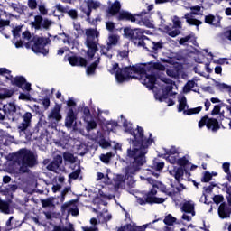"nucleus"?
I'll use <instances>...</instances> for the list:
<instances>
[{
  "label": "nucleus",
  "instance_id": "1",
  "mask_svg": "<svg viewBox=\"0 0 231 231\" xmlns=\"http://www.w3.org/2000/svg\"><path fill=\"white\" fill-rule=\"evenodd\" d=\"M73 29L75 31L74 35L76 39H79L85 33V46L87 48L86 55L88 60H93L96 53L98 51V46L100 42V31L97 28L83 29L82 25L79 22L73 23Z\"/></svg>",
  "mask_w": 231,
  "mask_h": 231
},
{
  "label": "nucleus",
  "instance_id": "2",
  "mask_svg": "<svg viewBox=\"0 0 231 231\" xmlns=\"http://www.w3.org/2000/svg\"><path fill=\"white\" fill-rule=\"evenodd\" d=\"M134 136L132 142L133 148L127 150V160H132L133 167L138 169L145 163V143L143 142V128L138 126L135 130H131Z\"/></svg>",
  "mask_w": 231,
  "mask_h": 231
},
{
  "label": "nucleus",
  "instance_id": "3",
  "mask_svg": "<svg viewBox=\"0 0 231 231\" xmlns=\"http://www.w3.org/2000/svg\"><path fill=\"white\" fill-rule=\"evenodd\" d=\"M145 63H137L133 66L117 69L116 72V79L119 84L129 82V80H139L141 84L145 86Z\"/></svg>",
  "mask_w": 231,
  "mask_h": 231
},
{
  "label": "nucleus",
  "instance_id": "4",
  "mask_svg": "<svg viewBox=\"0 0 231 231\" xmlns=\"http://www.w3.org/2000/svg\"><path fill=\"white\" fill-rule=\"evenodd\" d=\"M37 154L33 152L32 150L28 149H21L17 152V164L19 165V174H26V172H30V169L35 167L37 163Z\"/></svg>",
  "mask_w": 231,
  "mask_h": 231
},
{
  "label": "nucleus",
  "instance_id": "5",
  "mask_svg": "<svg viewBox=\"0 0 231 231\" xmlns=\"http://www.w3.org/2000/svg\"><path fill=\"white\" fill-rule=\"evenodd\" d=\"M156 84H158L156 77L152 76L149 79V83H146V88L149 89V91H153L155 100H159V102H164L167 100V98H169V93L174 89V83L166 85L162 89V94L158 93V87H156Z\"/></svg>",
  "mask_w": 231,
  "mask_h": 231
},
{
  "label": "nucleus",
  "instance_id": "6",
  "mask_svg": "<svg viewBox=\"0 0 231 231\" xmlns=\"http://www.w3.org/2000/svg\"><path fill=\"white\" fill-rule=\"evenodd\" d=\"M51 41L50 38L39 37L31 40L26 43V48H31L34 53H42V55H48L50 50L46 48Z\"/></svg>",
  "mask_w": 231,
  "mask_h": 231
},
{
  "label": "nucleus",
  "instance_id": "7",
  "mask_svg": "<svg viewBox=\"0 0 231 231\" xmlns=\"http://www.w3.org/2000/svg\"><path fill=\"white\" fill-rule=\"evenodd\" d=\"M190 12L186 13L184 16L181 17V19H186L187 24L189 26H196V30L199 32V26L203 24V22L201 20L196 19L195 15H199V12H201V6L199 5H195L189 7Z\"/></svg>",
  "mask_w": 231,
  "mask_h": 231
},
{
  "label": "nucleus",
  "instance_id": "8",
  "mask_svg": "<svg viewBox=\"0 0 231 231\" xmlns=\"http://www.w3.org/2000/svg\"><path fill=\"white\" fill-rule=\"evenodd\" d=\"M145 14L143 12L133 14L127 11L119 12L117 15V21H131V23H135L139 26H145Z\"/></svg>",
  "mask_w": 231,
  "mask_h": 231
},
{
  "label": "nucleus",
  "instance_id": "9",
  "mask_svg": "<svg viewBox=\"0 0 231 231\" xmlns=\"http://www.w3.org/2000/svg\"><path fill=\"white\" fill-rule=\"evenodd\" d=\"M124 33L128 39H131L134 44H137V46H145V36L143 35V32L140 29L126 27L124 29Z\"/></svg>",
  "mask_w": 231,
  "mask_h": 231
},
{
  "label": "nucleus",
  "instance_id": "10",
  "mask_svg": "<svg viewBox=\"0 0 231 231\" xmlns=\"http://www.w3.org/2000/svg\"><path fill=\"white\" fill-rule=\"evenodd\" d=\"M206 127L210 129L212 133H217L221 129L222 124H219V121L216 118H210L208 116H203L199 122V128L202 129V127Z\"/></svg>",
  "mask_w": 231,
  "mask_h": 231
},
{
  "label": "nucleus",
  "instance_id": "11",
  "mask_svg": "<svg viewBox=\"0 0 231 231\" xmlns=\"http://www.w3.org/2000/svg\"><path fill=\"white\" fill-rule=\"evenodd\" d=\"M53 24V22L48 18H42V15L38 14L34 16V21L31 22L32 28L36 30H50V26Z\"/></svg>",
  "mask_w": 231,
  "mask_h": 231
},
{
  "label": "nucleus",
  "instance_id": "12",
  "mask_svg": "<svg viewBox=\"0 0 231 231\" xmlns=\"http://www.w3.org/2000/svg\"><path fill=\"white\" fill-rule=\"evenodd\" d=\"M86 5H81L79 10L83 15H91L93 10H98L104 5L101 1L98 0H88Z\"/></svg>",
  "mask_w": 231,
  "mask_h": 231
},
{
  "label": "nucleus",
  "instance_id": "13",
  "mask_svg": "<svg viewBox=\"0 0 231 231\" xmlns=\"http://www.w3.org/2000/svg\"><path fill=\"white\" fill-rule=\"evenodd\" d=\"M156 194H158V190H156L154 188H152V189L146 194L145 203H148L149 205H154V203H165L167 199L158 198L156 197Z\"/></svg>",
  "mask_w": 231,
  "mask_h": 231
},
{
  "label": "nucleus",
  "instance_id": "14",
  "mask_svg": "<svg viewBox=\"0 0 231 231\" xmlns=\"http://www.w3.org/2000/svg\"><path fill=\"white\" fill-rule=\"evenodd\" d=\"M107 5L108 7L106 9V15L108 17H115L118 15L120 10L122 9V4H120V1L116 0L114 3H112L111 0H108Z\"/></svg>",
  "mask_w": 231,
  "mask_h": 231
},
{
  "label": "nucleus",
  "instance_id": "15",
  "mask_svg": "<svg viewBox=\"0 0 231 231\" xmlns=\"http://www.w3.org/2000/svg\"><path fill=\"white\" fill-rule=\"evenodd\" d=\"M22 118L23 121L17 126L19 133H24L32 125V113L26 112Z\"/></svg>",
  "mask_w": 231,
  "mask_h": 231
},
{
  "label": "nucleus",
  "instance_id": "16",
  "mask_svg": "<svg viewBox=\"0 0 231 231\" xmlns=\"http://www.w3.org/2000/svg\"><path fill=\"white\" fill-rule=\"evenodd\" d=\"M21 32H23V25H18L15 26L14 28H13L12 30V33L14 35V40L13 42L15 46V48H23L24 42H23V41H18L17 39H19V37H21Z\"/></svg>",
  "mask_w": 231,
  "mask_h": 231
},
{
  "label": "nucleus",
  "instance_id": "17",
  "mask_svg": "<svg viewBox=\"0 0 231 231\" xmlns=\"http://www.w3.org/2000/svg\"><path fill=\"white\" fill-rule=\"evenodd\" d=\"M231 215V208L226 202H222L218 207V216L220 219H228Z\"/></svg>",
  "mask_w": 231,
  "mask_h": 231
},
{
  "label": "nucleus",
  "instance_id": "18",
  "mask_svg": "<svg viewBox=\"0 0 231 231\" xmlns=\"http://www.w3.org/2000/svg\"><path fill=\"white\" fill-rule=\"evenodd\" d=\"M68 61L70 66H81L86 67L88 65V60L86 58L80 56H69Z\"/></svg>",
  "mask_w": 231,
  "mask_h": 231
},
{
  "label": "nucleus",
  "instance_id": "19",
  "mask_svg": "<svg viewBox=\"0 0 231 231\" xmlns=\"http://www.w3.org/2000/svg\"><path fill=\"white\" fill-rule=\"evenodd\" d=\"M204 22L207 24H210V26H214L215 28H219V26H221V18L219 15L214 16V14H208L205 16Z\"/></svg>",
  "mask_w": 231,
  "mask_h": 231
},
{
  "label": "nucleus",
  "instance_id": "20",
  "mask_svg": "<svg viewBox=\"0 0 231 231\" xmlns=\"http://www.w3.org/2000/svg\"><path fill=\"white\" fill-rule=\"evenodd\" d=\"M48 120H55L59 122L62 120V116L60 115V106L56 105L52 110H51L50 114L48 115Z\"/></svg>",
  "mask_w": 231,
  "mask_h": 231
},
{
  "label": "nucleus",
  "instance_id": "21",
  "mask_svg": "<svg viewBox=\"0 0 231 231\" xmlns=\"http://www.w3.org/2000/svg\"><path fill=\"white\" fill-rule=\"evenodd\" d=\"M196 204L192 200H189L183 203L180 210L181 212H185V214H191L192 216H196V211L194 210Z\"/></svg>",
  "mask_w": 231,
  "mask_h": 231
},
{
  "label": "nucleus",
  "instance_id": "22",
  "mask_svg": "<svg viewBox=\"0 0 231 231\" xmlns=\"http://www.w3.org/2000/svg\"><path fill=\"white\" fill-rule=\"evenodd\" d=\"M77 120V114L73 111V108H69L65 119V125L68 128L73 127V124Z\"/></svg>",
  "mask_w": 231,
  "mask_h": 231
},
{
  "label": "nucleus",
  "instance_id": "23",
  "mask_svg": "<svg viewBox=\"0 0 231 231\" xmlns=\"http://www.w3.org/2000/svg\"><path fill=\"white\" fill-rule=\"evenodd\" d=\"M155 189H160L161 192H163V194H166V196H169L170 198H174V196H176V190L167 189V186L162 182H157Z\"/></svg>",
  "mask_w": 231,
  "mask_h": 231
},
{
  "label": "nucleus",
  "instance_id": "24",
  "mask_svg": "<svg viewBox=\"0 0 231 231\" xmlns=\"http://www.w3.org/2000/svg\"><path fill=\"white\" fill-rule=\"evenodd\" d=\"M163 30L170 37H178V35L181 33V31H180V29H177L172 25H164Z\"/></svg>",
  "mask_w": 231,
  "mask_h": 231
},
{
  "label": "nucleus",
  "instance_id": "25",
  "mask_svg": "<svg viewBox=\"0 0 231 231\" xmlns=\"http://www.w3.org/2000/svg\"><path fill=\"white\" fill-rule=\"evenodd\" d=\"M17 112V106L15 103H7L3 106V113L5 115H14V113Z\"/></svg>",
  "mask_w": 231,
  "mask_h": 231
},
{
  "label": "nucleus",
  "instance_id": "26",
  "mask_svg": "<svg viewBox=\"0 0 231 231\" xmlns=\"http://www.w3.org/2000/svg\"><path fill=\"white\" fill-rule=\"evenodd\" d=\"M98 64H100V56L96 57V60L87 67V75H95Z\"/></svg>",
  "mask_w": 231,
  "mask_h": 231
},
{
  "label": "nucleus",
  "instance_id": "27",
  "mask_svg": "<svg viewBox=\"0 0 231 231\" xmlns=\"http://www.w3.org/2000/svg\"><path fill=\"white\" fill-rule=\"evenodd\" d=\"M189 42H192V44H196V37H194V34H189L185 37H182L179 41V44L180 46H187Z\"/></svg>",
  "mask_w": 231,
  "mask_h": 231
},
{
  "label": "nucleus",
  "instance_id": "28",
  "mask_svg": "<svg viewBox=\"0 0 231 231\" xmlns=\"http://www.w3.org/2000/svg\"><path fill=\"white\" fill-rule=\"evenodd\" d=\"M90 226H82V231H98V220L97 218L93 217L90 219Z\"/></svg>",
  "mask_w": 231,
  "mask_h": 231
},
{
  "label": "nucleus",
  "instance_id": "29",
  "mask_svg": "<svg viewBox=\"0 0 231 231\" xmlns=\"http://www.w3.org/2000/svg\"><path fill=\"white\" fill-rule=\"evenodd\" d=\"M178 102H179V106H178L179 113H181L182 111L184 113L186 111L185 109H189V105L187 104V97L185 96L179 97Z\"/></svg>",
  "mask_w": 231,
  "mask_h": 231
},
{
  "label": "nucleus",
  "instance_id": "30",
  "mask_svg": "<svg viewBox=\"0 0 231 231\" xmlns=\"http://www.w3.org/2000/svg\"><path fill=\"white\" fill-rule=\"evenodd\" d=\"M213 189L211 186H204L203 187V191H202V196L199 199L200 203H203V198H204V203L206 205H210V202H207V194H212Z\"/></svg>",
  "mask_w": 231,
  "mask_h": 231
},
{
  "label": "nucleus",
  "instance_id": "31",
  "mask_svg": "<svg viewBox=\"0 0 231 231\" xmlns=\"http://www.w3.org/2000/svg\"><path fill=\"white\" fill-rule=\"evenodd\" d=\"M9 8H12L14 12L22 14H24V9L26 8V6L18 2L9 4Z\"/></svg>",
  "mask_w": 231,
  "mask_h": 231
},
{
  "label": "nucleus",
  "instance_id": "32",
  "mask_svg": "<svg viewBox=\"0 0 231 231\" xmlns=\"http://www.w3.org/2000/svg\"><path fill=\"white\" fill-rule=\"evenodd\" d=\"M163 48V42L160 41V42H152V47L151 49H149L148 47H145V50L147 51H152V53H158L159 50H162Z\"/></svg>",
  "mask_w": 231,
  "mask_h": 231
},
{
  "label": "nucleus",
  "instance_id": "33",
  "mask_svg": "<svg viewBox=\"0 0 231 231\" xmlns=\"http://www.w3.org/2000/svg\"><path fill=\"white\" fill-rule=\"evenodd\" d=\"M0 210L4 214H12V209H10V202L0 199Z\"/></svg>",
  "mask_w": 231,
  "mask_h": 231
},
{
  "label": "nucleus",
  "instance_id": "34",
  "mask_svg": "<svg viewBox=\"0 0 231 231\" xmlns=\"http://www.w3.org/2000/svg\"><path fill=\"white\" fill-rule=\"evenodd\" d=\"M112 48H109V45L100 46V53L101 55H104L105 57H107V59H113V53L111 52Z\"/></svg>",
  "mask_w": 231,
  "mask_h": 231
},
{
  "label": "nucleus",
  "instance_id": "35",
  "mask_svg": "<svg viewBox=\"0 0 231 231\" xmlns=\"http://www.w3.org/2000/svg\"><path fill=\"white\" fill-rule=\"evenodd\" d=\"M84 15L86 17L85 21L88 23L90 26H97V24H98V23L102 21V18L100 17V15H97L96 18L92 20H91V15H88V14H84Z\"/></svg>",
  "mask_w": 231,
  "mask_h": 231
},
{
  "label": "nucleus",
  "instance_id": "36",
  "mask_svg": "<svg viewBox=\"0 0 231 231\" xmlns=\"http://www.w3.org/2000/svg\"><path fill=\"white\" fill-rule=\"evenodd\" d=\"M14 86H17L18 88H21L24 86V83L26 82V78L23 76H16L15 78H13L11 80Z\"/></svg>",
  "mask_w": 231,
  "mask_h": 231
},
{
  "label": "nucleus",
  "instance_id": "37",
  "mask_svg": "<svg viewBox=\"0 0 231 231\" xmlns=\"http://www.w3.org/2000/svg\"><path fill=\"white\" fill-rule=\"evenodd\" d=\"M183 174H185V170H183L182 167L175 168V180L178 181V183H181Z\"/></svg>",
  "mask_w": 231,
  "mask_h": 231
},
{
  "label": "nucleus",
  "instance_id": "38",
  "mask_svg": "<svg viewBox=\"0 0 231 231\" xmlns=\"http://www.w3.org/2000/svg\"><path fill=\"white\" fill-rule=\"evenodd\" d=\"M143 226H126L124 227L119 228L117 231H145Z\"/></svg>",
  "mask_w": 231,
  "mask_h": 231
},
{
  "label": "nucleus",
  "instance_id": "39",
  "mask_svg": "<svg viewBox=\"0 0 231 231\" xmlns=\"http://www.w3.org/2000/svg\"><path fill=\"white\" fill-rule=\"evenodd\" d=\"M75 207V202L73 201H69V202H66L61 206V212L62 214H66V212H68V214H69V212L71 211V208Z\"/></svg>",
  "mask_w": 231,
  "mask_h": 231
},
{
  "label": "nucleus",
  "instance_id": "40",
  "mask_svg": "<svg viewBox=\"0 0 231 231\" xmlns=\"http://www.w3.org/2000/svg\"><path fill=\"white\" fill-rule=\"evenodd\" d=\"M118 44V36L115 34H111L108 36V42L106 45H108V48H113V46H116Z\"/></svg>",
  "mask_w": 231,
  "mask_h": 231
},
{
  "label": "nucleus",
  "instance_id": "41",
  "mask_svg": "<svg viewBox=\"0 0 231 231\" xmlns=\"http://www.w3.org/2000/svg\"><path fill=\"white\" fill-rule=\"evenodd\" d=\"M220 38L222 41H230L231 42V26L226 28V30L221 33Z\"/></svg>",
  "mask_w": 231,
  "mask_h": 231
},
{
  "label": "nucleus",
  "instance_id": "42",
  "mask_svg": "<svg viewBox=\"0 0 231 231\" xmlns=\"http://www.w3.org/2000/svg\"><path fill=\"white\" fill-rule=\"evenodd\" d=\"M202 109H203V106L189 108V109L184 110V115H187L188 116H190V115H198L199 113H201Z\"/></svg>",
  "mask_w": 231,
  "mask_h": 231
},
{
  "label": "nucleus",
  "instance_id": "43",
  "mask_svg": "<svg viewBox=\"0 0 231 231\" xmlns=\"http://www.w3.org/2000/svg\"><path fill=\"white\" fill-rule=\"evenodd\" d=\"M83 111V120L84 122H88V120H91L93 116H91V111L89 110V107L85 106L82 108Z\"/></svg>",
  "mask_w": 231,
  "mask_h": 231
},
{
  "label": "nucleus",
  "instance_id": "44",
  "mask_svg": "<svg viewBox=\"0 0 231 231\" xmlns=\"http://www.w3.org/2000/svg\"><path fill=\"white\" fill-rule=\"evenodd\" d=\"M176 221V217H172V215L169 214L165 217L163 223L168 226H174V223Z\"/></svg>",
  "mask_w": 231,
  "mask_h": 231
},
{
  "label": "nucleus",
  "instance_id": "45",
  "mask_svg": "<svg viewBox=\"0 0 231 231\" xmlns=\"http://www.w3.org/2000/svg\"><path fill=\"white\" fill-rule=\"evenodd\" d=\"M200 181L202 183H209L210 181H212V173H210V171H204Z\"/></svg>",
  "mask_w": 231,
  "mask_h": 231
},
{
  "label": "nucleus",
  "instance_id": "46",
  "mask_svg": "<svg viewBox=\"0 0 231 231\" xmlns=\"http://www.w3.org/2000/svg\"><path fill=\"white\" fill-rule=\"evenodd\" d=\"M11 73H12V71L8 70L6 68L0 69V75H3L4 77H5V79H7V80L14 79V76H12Z\"/></svg>",
  "mask_w": 231,
  "mask_h": 231
},
{
  "label": "nucleus",
  "instance_id": "47",
  "mask_svg": "<svg viewBox=\"0 0 231 231\" xmlns=\"http://www.w3.org/2000/svg\"><path fill=\"white\" fill-rule=\"evenodd\" d=\"M196 86L195 80H189L185 86H184V93H190L192 91V88Z\"/></svg>",
  "mask_w": 231,
  "mask_h": 231
},
{
  "label": "nucleus",
  "instance_id": "48",
  "mask_svg": "<svg viewBox=\"0 0 231 231\" xmlns=\"http://www.w3.org/2000/svg\"><path fill=\"white\" fill-rule=\"evenodd\" d=\"M99 158L103 163H109V162H111V158H113V153L107 152L106 154H101Z\"/></svg>",
  "mask_w": 231,
  "mask_h": 231
},
{
  "label": "nucleus",
  "instance_id": "49",
  "mask_svg": "<svg viewBox=\"0 0 231 231\" xmlns=\"http://www.w3.org/2000/svg\"><path fill=\"white\" fill-rule=\"evenodd\" d=\"M87 124V131H93V129H97V122H95V120H88L85 121Z\"/></svg>",
  "mask_w": 231,
  "mask_h": 231
},
{
  "label": "nucleus",
  "instance_id": "50",
  "mask_svg": "<svg viewBox=\"0 0 231 231\" xmlns=\"http://www.w3.org/2000/svg\"><path fill=\"white\" fill-rule=\"evenodd\" d=\"M38 10L41 15H46L48 14V9L46 8V3H40L38 5Z\"/></svg>",
  "mask_w": 231,
  "mask_h": 231
},
{
  "label": "nucleus",
  "instance_id": "51",
  "mask_svg": "<svg viewBox=\"0 0 231 231\" xmlns=\"http://www.w3.org/2000/svg\"><path fill=\"white\" fill-rule=\"evenodd\" d=\"M27 6L30 10H37L39 4L37 0H27Z\"/></svg>",
  "mask_w": 231,
  "mask_h": 231
},
{
  "label": "nucleus",
  "instance_id": "52",
  "mask_svg": "<svg viewBox=\"0 0 231 231\" xmlns=\"http://www.w3.org/2000/svg\"><path fill=\"white\" fill-rule=\"evenodd\" d=\"M117 57L120 60L125 59V60H129V51H119Z\"/></svg>",
  "mask_w": 231,
  "mask_h": 231
},
{
  "label": "nucleus",
  "instance_id": "53",
  "mask_svg": "<svg viewBox=\"0 0 231 231\" xmlns=\"http://www.w3.org/2000/svg\"><path fill=\"white\" fill-rule=\"evenodd\" d=\"M153 167L155 171H162L163 167H165V162H158V159H154Z\"/></svg>",
  "mask_w": 231,
  "mask_h": 231
},
{
  "label": "nucleus",
  "instance_id": "54",
  "mask_svg": "<svg viewBox=\"0 0 231 231\" xmlns=\"http://www.w3.org/2000/svg\"><path fill=\"white\" fill-rule=\"evenodd\" d=\"M189 163H190V162L188 161L186 156H183L177 161V165L180 167H185V165H189Z\"/></svg>",
  "mask_w": 231,
  "mask_h": 231
},
{
  "label": "nucleus",
  "instance_id": "55",
  "mask_svg": "<svg viewBox=\"0 0 231 231\" xmlns=\"http://www.w3.org/2000/svg\"><path fill=\"white\" fill-rule=\"evenodd\" d=\"M59 167L60 166L55 163L54 161H52L48 164L47 169L48 171H51L52 172H57Z\"/></svg>",
  "mask_w": 231,
  "mask_h": 231
},
{
  "label": "nucleus",
  "instance_id": "56",
  "mask_svg": "<svg viewBox=\"0 0 231 231\" xmlns=\"http://www.w3.org/2000/svg\"><path fill=\"white\" fill-rule=\"evenodd\" d=\"M12 221H14V217H10L9 219L6 221L3 231H11L14 227L12 226Z\"/></svg>",
  "mask_w": 231,
  "mask_h": 231
},
{
  "label": "nucleus",
  "instance_id": "57",
  "mask_svg": "<svg viewBox=\"0 0 231 231\" xmlns=\"http://www.w3.org/2000/svg\"><path fill=\"white\" fill-rule=\"evenodd\" d=\"M42 206L43 208H46L48 207H53V199H42Z\"/></svg>",
  "mask_w": 231,
  "mask_h": 231
},
{
  "label": "nucleus",
  "instance_id": "58",
  "mask_svg": "<svg viewBox=\"0 0 231 231\" xmlns=\"http://www.w3.org/2000/svg\"><path fill=\"white\" fill-rule=\"evenodd\" d=\"M68 192H69V188H65L60 196H58V199H60V203H64V200L66 199V194H68Z\"/></svg>",
  "mask_w": 231,
  "mask_h": 231
},
{
  "label": "nucleus",
  "instance_id": "59",
  "mask_svg": "<svg viewBox=\"0 0 231 231\" xmlns=\"http://www.w3.org/2000/svg\"><path fill=\"white\" fill-rule=\"evenodd\" d=\"M211 115H220V116H225V115L221 113V106L219 105H216L214 106L213 110L211 111Z\"/></svg>",
  "mask_w": 231,
  "mask_h": 231
},
{
  "label": "nucleus",
  "instance_id": "60",
  "mask_svg": "<svg viewBox=\"0 0 231 231\" xmlns=\"http://www.w3.org/2000/svg\"><path fill=\"white\" fill-rule=\"evenodd\" d=\"M165 152L167 156H174V154H178V149L175 146H171V149H165Z\"/></svg>",
  "mask_w": 231,
  "mask_h": 231
},
{
  "label": "nucleus",
  "instance_id": "61",
  "mask_svg": "<svg viewBox=\"0 0 231 231\" xmlns=\"http://www.w3.org/2000/svg\"><path fill=\"white\" fill-rule=\"evenodd\" d=\"M225 199V197L223 195H215L213 197V201L216 203V205H219V203H223V200Z\"/></svg>",
  "mask_w": 231,
  "mask_h": 231
},
{
  "label": "nucleus",
  "instance_id": "62",
  "mask_svg": "<svg viewBox=\"0 0 231 231\" xmlns=\"http://www.w3.org/2000/svg\"><path fill=\"white\" fill-rule=\"evenodd\" d=\"M173 28H182L181 20H180V17L178 16H174Z\"/></svg>",
  "mask_w": 231,
  "mask_h": 231
},
{
  "label": "nucleus",
  "instance_id": "63",
  "mask_svg": "<svg viewBox=\"0 0 231 231\" xmlns=\"http://www.w3.org/2000/svg\"><path fill=\"white\" fill-rule=\"evenodd\" d=\"M67 14L71 19H77L79 17V13L75 9L69 10Z\"/></svg>",
  "mask_w": 231,
  "mask_h": 231
},
{
  "label": "nucleus",
  "instance_id": "64",
  "mask_svg": "<svg viewBox=\"0 0 231 231\" xmlns=\"http://www.w3.org/2000/svg\"><path fill=\"white\" fill-rule=\"evenodd\" d=\"M62 231H75L73 224L69 223L68 226L62 227Z\"/></svg>",
  "mask_w": 231,
  "mask_h": 231
}]
</instances>
